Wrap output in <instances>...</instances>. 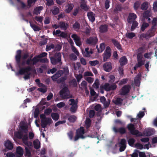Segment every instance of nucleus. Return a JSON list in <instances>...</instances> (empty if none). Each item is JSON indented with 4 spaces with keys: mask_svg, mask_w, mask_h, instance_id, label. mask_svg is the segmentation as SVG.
Returning <instances> with one entry per match:
<instances>
[{
    "mask_svg": "<svg viewBox=\"0 0 157 157\" xmlns=\"http://www.w3.org/2000/svg\"><path fill=\"white\" fill-rule=\"evenodd\" d=\"M98 61L96 60L92 61H90L89 62V63L92 66H95L98 64Z\"/></svg>",
    "mask_w": 157,
    "mask_h": 157,
    "instance_id": "53",
    "label": "nucleus"
},
{
    "mask_svg": "<svg viewBox=\"0 0 157 157\" xmlns=\"http://www.w3.org/2000/svg\"><path fill=\"white\" fill-rule=\"evenodd\" d=\"M63 72L62 71H59L58 72L56 73L52 77V78L53 81H56L57 79L60 77L61 75L63 74Z\"/></svg>",
    "mask_w": 157,
    "mask_h": 157,
    "instance_id": "24",
    "label": "nucleus"
},
{
    "mask_svg": "<svg viewBox=\"0 0 157 157\" xmlns=\"http://www.w3.org/2000/svg\"><path fill=\"white\" fill-rule=\"evenodd\" d=\"M30 26L35 31H38L40 30V28L31 22H29Z\"/></svg>",
    "mask_w": 157,
    "mask_h": 157,
    "instance_id": "37",
    "label": "nucleus"
},
{
    "mask_svg": "<svg viewBox=\"0 0 157 157\" xmlns=\"http://www.w3.org/2000/svg\"><path fill=\"white\" fill-rule=\"evenodd\" d=\"M69 104L71 105L70 110L72 112H75L77 109V103L73 99H71L69 100Z\"/></svg>",
    "mask_w": 157,
    "mask_h": 157,
    "instance_id": "9",
    "label": "nucleus"
},
{
    "mask_svg": "<svg viewBox=\"0 0 157 157\" xmlns=\"http://www.w3.org/2000/svg\"><path fill=\"white\" fill-rule=\"evenodd\" d=\"M117 146L120 147V151H123L126 148V140L124 139H121L120 142L117 144Z\"/></svg>",
    "mask_w": 157,
    "mask_h": 157,
    "instance_id": "11",
    "label": "nucleus"
},
{
    "mask_svg": "<svg viewBox=\"0 0 157 157\" xmlns=\"http://www.w3.org/2000/svg\"><path fill=\"white\" fill-rule=\"evenodd\" d=\"M21 51L20 50H18L17 52V54L16 56V59L17 62H19L21 58Z\"/></svg>",
    "mask_w": 157,
    "mask_h": 157,
    "instance_id": "42",
    "label": "nucleus"
},
{
    "mask_svg": "<svg viewBox=\"0 0 157 157\" xmlns=\"http://www.w3.org/2000/svg\"><path fill=\"white\" fill-rule=\"evenodd\" d=\"M74 7V5L72 4H67L65 6V12L67 13H70Z\"/></svg>",
    "mask_w": 157,
    "mask_h": 157,
    "instance_id": "21",
    "label": "nucleus"
},
{
    "mask_svg": "<svg viewBox=\"0 0 157 157\" xmlns=\"http://www.w3.org/2000/svg\"><path fill=\"white\" fill-rule=\"evenodd\" d=\"M104 70L107 71H110L112 69V65L111 63L107 62L105 63L103 65Z\"/></svg>",
    "mask_w": 157,
    "mask_h": 157,
    "instance_id": "19",
    "label": "nucleus"
},
{
    "mask_svg": "<svg viewBox=\"0 0 157 157\" xmlns=\"http://www.w3.org/2000/svg\"><path fill=\"white\" fill-rule=\"evenodd\" d=\"M40 87L38 89V90L42 93H44L46 91L47 87L42 84H40Z\"/></svg>",
    "mask_w": 157,
    "mask_h": 157,
    "instance_id": "34",
    "label": "nucleus"
},
{
    "mask_svg": "<svg viewBox=\"0 0 157 157\" xmlns=\"http://www.w3.org/2000/svg\"><path fill=\"white\" fill-rule=\"evenodd\" d=\"M52 13L54 15H56L58 14L59 12V9L58 7L56 6H54L53 9L51 10Z\"/></svg>",
    "mask_w": 157,
    "mask_h": 157,
    "instance_id": "40",
    "label": "nucleus"
},
{
    "mask_svg": "<svg viewBox=\"0 0 157 157\" xmlns=\"http://www.w3.org/2000/svg\"><path fill=\"white\" fill-rule=\"evenodd\" d=\"M80 27V25L77 22H76L73 25V28L76 31H78Z\"/></svg>",
    "mask_w": 157,
    "mask_h": 157,
    "instance_id": "60",
    "label": "nucleus"
},
{
    "mask_svg": "<svg viewBox=\"0 0 157 157\" xmlns=\"http://www.w3.org/2000/svg\"><path fill=\"white\" fill-rule=\"evenodd\" d=\"M54 46L53 44H51L48 45L46 46V50L48 51L50 50L51 49L53 48Z\"/></svg>",
    "mask_w": 157,
    "mask_h": 157,
    "instance_id": "63",
    "label": "nucleus"
},
{
    "mask_svg": "<svg viewBox=\"0 0 157 157\" xmlns=\"http://www.w3.org/2000/svg\"><path fill=\"white\" fill-rule=\"evenodd\" d=\"M81 8L85 10H88L89 9V6L86 5V2L84 0H82L80 2Z\"/></svg>",
    "mask_w": 157,
    "mask_h": 157,
    "instance_id": "22",
    "label": "nucleus"
},
{
    "mask_svg": "<svg viewBox=\"0 0 157 157\" xmlns=\"http://www.w3.org/2000/svg\"><path fill=\"white\" fill-rule=\"evenodd\" d=\"M68 119L70 122H74L76 121V117L74 115L68 117Z\"/></svg>",
    "mask_w": 157,
    "mask_h": 157,
    "instance_id": "55",
    "label": "nucleus"
},
{
    "mask_svg": "<svg viewBox=\"0 0 157 157\" xmlns=\"http://www.w3.org/2000/svg\"><path fill=\"white\" fill-rule=\"evenodd\" d=\"M23 149L21 147H18L16 149V157H23Z\"/></svg>",
    "mask_w": 157,
    "mask_h": 157,
    "instance_id": "14",
    "label": "nucleus"
},
{
    "mask_svg": "<svg viewBox=\"0 0 157 157\" xmlns=\"http://www.w3.org/2000/svg\"><path fill=\"white\" fill-rule=\"evenodd\" d=\"M113 129V131L116 132H119L121 134H123L125 132V129L124 128H121L117 129L116 127H114Z\"/></svg>",
    "mask_w": 157,
    "mask_h": 157,
    "instance_id": "35",
    "label": "nucleus"
},
{
    "mask_svg": "<svg viewBox=\"0 0 157 157\" xmlns=\"http://www.w3.org/2000/svg\"><path fill=\"white\" fill-rule=\"evenodd\" d=\"M74 73L75 75V77L77 79L78 82H79L81 80L82 78V75H81V74L77 75L76 74H75L76 72L75 71H74Z\"/></svg>",
    "mask_w": 157,
    "mask_h": 157,
    "instance_id": "57",
    "label": "nucleus"
},
{
    "mask_svg": "<svg viewBox=\"0 0 157 157\" xmlns=\"http://www.w3.org/2000/svg\"><path fill=\"white\" fill-rule=\"evenodd\" d=\"M87 16L90 21L92 22L95 20V14L92 12H89L87 13Z\"/></svg>",
    "mask_w": 157,
    "mask_h": 157,
    "instance_id": "23",
    "label": "nucleus"
},
{
    "mask_svg": "<svg viewBox=\"0 0 157 157\" xmlns=\"http://www.w3.org/2000/svg\"><path fill=\"white\" fill-rule=\"evenodd\" d=\"M55 58L57 59L58 61L60 62V63H62L61 62V54L59 52L56 53L55 55Z\"/></svg>",
    "mask_w": 157,
    "mask_h": 157,
    "instance_id": "44",
    "label": "nucleus"
},
{
    "mask_svg": "<svg viewBox=\"0 0 157 157\" xmlns=\"http://www.w3.org/2000/svg\"><path fill=\"white\" fill-rule=\"evenodd\" d=\"M41 119V126L44 128L47 125H50L52 123V121L51 118L46 117L44 114H42L40 115Z\"/></svg>",
    "mask_w": 157,
    "mask_h": 157,
    "instance_id": "4",
    "label": "nucleus"
},
{
    "mask_svg": "<svg viewBox=\"0 0 157 157\" xmlns=\"http://www.w3.org/2000/svg\"><path fill=\"white\" fill-rule=\"evenodd\" d=\"M51 116L52 119L55 121L58 120L59 118V114L56 113H52Z\"/></svg>",
    "mask_w": 157,
    "mask_h": 157,
    "instance_id": "39",
    "label": "nucleus"
},
{
    "mask_svg": "<svg viewBox=\"0 0 157 157\" xmlns=\"http://www.w3.org/2000/svg\"><path fill=\"white\" fill-rule=\"evenodd\" d=\"M6 148L9 150L12 149L13 148V145L10 141L7 140L4 144Z\"/></svg>",
    "mask_w": 157,
    "mask_h": 157,
    "instance_id": "28",
    "label": "nucleus"
},
{
    "mask_svg": "<svg viewBox=\"0 0 157 157\" xmlns=\"http://www.w3.org/2000/svg\"><path fill=\"white\" fill-rule=\"evenodd\" d=\"M98 41L96 37H91L88 38L86 41L87 44H96Z\"/></svg>",
    "mask_w": 157,
    "mask_h": 157,
    "instance_id": "20",
    "label": "nucleus"
},
{
    "mask_svg": "<svg viewBox=\"0 0 157 157\" xmlns=\"http://www.w3.org/2000/svg\"><path fill=\"white\" fill-rule=\"evenodd\" d=\"M43 19V17L42 16H36L34 17V20L39 22L41 23Z\"/></svg>",
    "mask_w": 157,
    "mask_h": 157,
    "instance_id": "46",
    "label": "nucleus"
},
{
    "mask_svg": "<svg viewBox=\"0 0 157 157\" xmlns=\"http://www.w3.org/2000/svg\"><path fill=\"white\" fill-rule=\"evenodd\" d=\"M99 29L101 33L106 32L107 30V26L105 25H101L99 28Z\"/></svg>",
    "mask_w": 157,
    "mask_h": 157,
    "instance_id": "32",
    "label": "nucleus"
},
{
    "mask_svg": "<svg viewBox=\"0 0 157 157\" xmlns=\"http://www.w3.org/2000/svg\"><path fill=\"white\" fill-rule=\"evenodd\" d=\"M111 56V50L110 48L107 47L106 48L104 53L103 54V59L104 61L107 60Z\"/></svg>",
    "mask_w": 157,
    "mask_h": 157,
    "instance_id": "10",
    "label": "nucleus"
},
{
    "mask_svg": "<svg viewBox=\"0 0 157 157\" xmlns=\"http://www.w3.org/2000/svg\"><path fill=\"white\" fill-rule=\"evenodd\" d=\"M33 145L34 148L38 149L40 147V143L38 140H36L33 141Z\"/></svg>",
    "mask_w": 157,
    "mask_h": 157,
    "instance_id": "36",
    "label": "nucleus"
},
{
    "mask_svg": "<svg viewBox=\"0 0 157 157\" xmlns=\"http://www.w3.org/2000/svg\"><path fill=\"white\" fill-rule=\"evenodd\" d=\"M141 75L138 74L134 79V83L137 86H139L140 85V79Z\"/></svg>",
    "mask_w": 157,
    "mask_h": 157,
    "instance_id": "26",
    "label": "nucleus"
},
{
    "mask_svg": "<svg viewBox=\"0 0 157 157\" xmlns=\"http://www.w3.org/2000/svg\"><path fill=\"white\" fill-rule=\"evenodd\" d=\"M59 28L61 29L66 30L68 27L67 24L63 22H60L59 23Z\"/></svg>",
    "mask_w": 157,
    "mask_h": 157,
    "instance_id": "33",
    "label": "nucleus"
},
{
    "mask_svg": "<svg viewBox=\"0 0 157 157\" xmlns=\"http://www.w3.org/2000/svg\"><path fill=\"white\" fill-rule=\"evenodd\" d=\"M31 68L29 67H28L26 68L21 69L19 72L16 73V75H18L19 74L21 75L24 74L25 75L24 78L26 80L29 78V75L31 73Z\"/></svg>",
    "mask_w": 157,
    "mask_h": 157,
    "instance_id": "3",
    "label": "nucleus"
},
{
    "mask_svg": "<svg viewBox=\"0 0 157 157\" xmlns=\"http://www.w3.org/2000/svg\"><path fill=\"white\" fill-rule=\"evenodd\" d=\"M70 43L71 45V48L72 50L77 56H78L79 54V53L77 49L73 46L72 45L74 44L73 42L72 41Z\"/></svg>",
    "mask_w": 157,
    "mask_h": 157,
    "instance_id": "41",
    "label": "nucleus"
},
{
    "mask_svg": "<svg viewBox=\"0 0 157 157\" xmlns=\"http://www.w3.org/2000/svg\"><path fill=\"white\" fill-rule=\"evenodd\" d=\"M51 63L53 64H56V63H60V62L59 61H58V60L56 58H55V57L54 58H50Z\"/></svg>",
    "mask_w": 157,
    "mask_h": 157,
    "instance_id": "52",
    "label": "nucleus"
},
{
    "mask_svg": "<svg viewBox=\"0 0 157 157\" xmlns=\"http://www.w3.org/2000/svg\"><path fill=\"white\" fill-rule=\"evenodd\" d=\"M141 2L140 1H137L134 3V8L135 10H137L140 7Z\"/></svg>",
    "mask_w": 157,
    "mask_h": 157,
    "instance_id": "56",
    "label": "nucleus"
},
{
    "mask_svg": "<svg viewBox=\"0 0 157 157\" xmlns=\"http://www.w3.org/2000/svg\"><path fill=\"white\" fill-rule=\"evenodd\" d=\"M60 95L62 98H67L71 97L69 92L67 88L66 87H64L60 92Z\"/></svg>",
    "mask_w": 157,
    "mask_h": 157,
    "instance_id": "8",
    "label": "nucleus"
},
{
    "mask_svg": "<svg viewBox=\"0 0 157 157\" xmlns=\"http://www.w3.org/2000/svg\"><path fill=\"white\" fill-rule=\"evenodd\" d=\"M100 100L101 102L104 104L105 107H107L109 105L110 101L108 100L107 101H106L104 97H101L100 98Z\"/></svg>",
    "mask_w": 157,
    "mask_h": 157,
    "instance_id": "25",
    "label": "nucleus"
},
{
    "mask_svg": "<svg viewBox=\"0 0 157 157\" xmlns=\"http://www.w3.org/2000/svg\"><path fill=\"white\" fill-rule=\"evenodd\" d=\"M103 88L106 91H109L110 90V85L109 83H105L103 86Z\"/></svg>",
    "mask_w": 157,
    "mask_h": 157,
    "instance_id": "58",
    "label": "nucleus"
},
{
    "mask_svg": "<svg viewBox=\"0 0 157 157\" xmlns=\"http://www.w3.org/2000/svg\"><path fill=\"white\" fill-rule=\"evenodd\" d=\"M127 59L125 56H123L121 57L119 60V62L121 65H124L127 63Z\"/></svg>",
    "mask_w": 157,
    "mask_h": 157,
    "instance_id": "30",
    "label": "nucleus"
},
{
    "mask_svg": "<svg viewBox=\"0 0 157 157\" xmlns=\"http://www.w3.org/2000/svg\"><path fill=\"white\" fill-rule=\"evenodd\" d=\"M43 7L41 6L37 7L35 8L33 12V14L38 15L40 13V11L43 9Z\"/></svg>",
    "mask_w": 157,
    "mask_h": 157,
    "instance_id": "29",
    "label": "nucleus"
},
{
    "mask_svg": "<svg viewBox=\"0 0 157 157\" xmlns=\"http://www.w3.org/2000/svg\"><path fill=\"white\" fill-rule=\"evenodd\" d=\"M128 128L131 133L133 135L136 136H139L142 135V134L137 130H135L134 126L132 124H129L128 125Z\"/></svg>",
    "mask_w": 157,
    "mask_h": 157,
    "instance_id": "7",
    "label": "nucleus"
},
{
    "mask_svg": "<svg viewBox=\"0 0 157 157\" xmlns=\"http://www.w3.org/2000/svg\"><path fill=\"white\" fill-rule=\"evenodd\" d=\"M138 23L136 21H134L133 22L132 25L131 27V30L132 31H133L135 28L138 25Z\"/></svg>",
    "mask_w": 157,
    "mask_h": 157,
    "instance_id": "51",
    "label": "nucleus"
},
{
    "mask_svg": "<svg viewBox=\"0 0 157 157\" xmlns=\"http://www.w3.org/2000/svg\"><path fill=\"white\" fill-rule=\"evenodd\" d=\"M96 48L98 52H101L105 48V45L104 43H102L100 44L99 47L97 46Z\"/></svg>",
    "mask_w": 157,
    "mask_h": 157,
    "instance_id": "31",
    "label": "nucleus"
},
{
    "mask_svg": "<svg viewBox=\"0 0 157 157\" xmlns=\"http://www.w3.org/2000/svg\"><path fill=\"white\" fill-rule=\"evenodd\" d=\"M93 75L90 71H87L85 72L84 74V76H93Z\"/></svg>",
    "mask_w": 157,
    "mask_h": 157,
    "instance_id": "62",
    "label": "nucleus"
},
{
    "mask_svg": "<svg viewBox=\"0 0 157 157\" xmlns=\"http://www.w3.org/2000/svg\"><path fill=\"white\" fill-rule=\"evenodd\" d=\"M135 142V140L133 138H130L128 140V142L129 145L133 147L134 144Z\"/></svg>",
    "mask_w": 157,
    "mask_h": 157,
    "instance_id": "54",
    "label": "nucleus"
},
{
    "mask_svg": "<svg viewBox=\"0 0 157 157\" xmlns=\"http://www.w3.org/2000/svg\"><path fill=\"white\" fill-rule=\"evenodd\" d=\"M82 52L83 55L86 57H89L92 54L93 52L91 49L89 50V48H85V51H82Z\"/></svg>",
    "mask_w": 157,
    "mask_h": 157,
    "instance_id": "15",
    "label": "nucleus"
},
{
    "mask_svg": "<svg viewBox=\"0 0 157 157\" xmlns=\"http://www.w3.org/2000/svg\"><path fill=\"white\" fill-rule=\"evenodd\" d=\"M112 42L113 44L117 47L119 49L121 50V47L119 43L115 40H112Z\"/></svg>",
    "mask_w": 157,
    "mask_h": 157,
    "instance_id": "45",
    "label": "nucleus"
},
{
    "mask_svg": "<svg viewBox=\"0 0 157 157\" xmlns=\"http://www.w3.org/2000/svg\"><path fill=\"white\" fill-rule=\"evenodd\" d=\"M40 58L38 56L35 57L33 59V64H36L38 61L40 60Z\"/></svg>",
    "mask_w": 157,
    "mask_h": 157,
    "instance_id": "61",
    "label": "nucleus"
},
{
    "mask_svg": "<svg viewBox=\"0 0 157 157\" xmlns=\"http://www.w3.org/2000/svg\"><path fill=\"white\" fill-rule=\"evenodd\" d=\"M153 52H150L145 53L144 55V56L145 58L147 59H151L152 56Z\"/></svg>",
    "mask_w": 157,
    "mask_h": 157,
    "instance_id": "48",
    "label": "nucleus"
},
{
    "mask_svg": "<svg viewBox=\"0 0 157 157\" xmlns=\"http://www.w3.org/2000/svg\"><path fill=\"white\" fill-rule=\"evenodd\" d=\"M154 130L153 128H148L145 129L144 134L146 136H151L154 134Z\"/></svg>",
    "mask_w": 157,
    "mask_h": 157,
    "instance_id": "16",
    "label": "nucleus"
},
{
    "mask_svg": "<svg viewBox=\"0 0 157 157\" xmlns=\"http://www.w3.org/2000/svg\"><path fill=\"white\" fill-rule=\"evenodd\" d=\"M137 16L136 14L133 13H131L129 14L127 21L129 23H131L136 18Z\"/></svg>",
    "mask_w": 157,
    "mask_h": 157,
    "instance_id": "18",
    "label": "nucleus"
},
{
    "mask_svg": "<svg viewBox=\"0 0 157 157\" xmlns=\"http://www.w3.org/2000/svg\"><path fill=\"white\" fill-rule=\"evenodd\" d=\"M131 87L129 85L124 86L120 91L121 95H125L128 93L130 91Z\"/></svg>",
    "mask_w": 157,
    "mask_h": 157,
    "instance_id": "12",
    "label": "nucleus"
},
{
    "mask_svg": "<svg viewBox=\"0 0 157 157\" xmlns=\"http://www.w3.org/2000/svg\"><path fill=\"white\" fill-rule=\"evenodd\" d=\"M80 64L79 63H77L74 64V70L75 71H77L78 70V69L80 66Z\"/></svg>",
    "mask_w": 157,
    "mask_h": 157,
    "instance_id": "64",
    "label": "nucleus"
},
{
    "mask_svg": "<svg viewBox=\"0 0 157 157\" xmlns=\"http://www.w3.org/2000/svg\"><path fill=\"white\" fill-rule=\"evenodd\" d=\"M151 15V13L150 11H147L144 12L143 14V17L146 18L147 19V21L148 22H150L151 21V19L149 18Z\"/></svg>",
    "mask_w": 157,
    "mask_h": 157,
    "instance_id": "27",
    "label": "nucleus"
},
{
    "mask_svg": "<svg viewBox=\"0 0 157 157\" xmlns=\"http://www.w3.org/2000/svg\"><path fill=\"white\" fill-rule=\"evenodd\" d=\"M148 7V3L147 2H144L141 5V9L142 10H145Z\"/></svg>",
    "mask_w": 157,
    "mask_h": 157,
    "instance_id": "47",
    "label": "nucleus"
},
{
    "mask_svg": "<svg viewBox=\"0 0 157 157\" xmlns=\"http://www.w3.org/2000/svg\"><path fill=\"white\" fill-rule=\"evenodd\" d=\"M84 133V131L83 128V127H81L79 129L77 130V133L75 137L74 141H76L80 138H84L83 136Z\"/></svg>",
    "mask_w": 157,
    "mask_h": 157,
    "instance_id": "6",
    "label": "nucleus"
},
{
    "mask_svg": "<svg viewBox=\"0 0 157 157\" xmlns=\"http://www.w3.org/2000/svg\"><path fill=\"white\" fill-rule=\"evenodd\" d=\"M126 36L129 39H132L136 36L135 33L132 32H127L125 34Z\"/></svg>",
    "mask_w": 157,
    "mask_h": 157,
    "instance_id": "38",
    "label": "nucleus"
},
{
    "mask_svg": "<svg viewBox=\"0 0 157 157\" xmlns=\"http://www.w3.org/2000/svg\"><path fill=\"white\" fill-rule=\"evenodd\" d=\"M99 86V80L98 79H95V82L93 85V87L95 89H98Z\"/></svg>",
    "mask_w": 157,
    "mask_h": 157,
    "instance_id": "43",
    "label": "nucleus"
},
{
    "mask_svg": "<svg viewBox=\"0 0 157 157\" xmlns=\"http://www.w3.org/2000/svg\"><path fill=\"white\" fill-rule=\"evenodd\" d=\"M71 37L74 40L76 45L78 46H80L82 44L80 38L75 34H72Z\"/></svg>",
    "mask_w": 157,
    "mask_h": 157,
    "instance_id": "13",
    "label": "nucleus"
},
{
    "mask_svg": "<svg viewBox=\"0 0 157 157\" xmlns=\"http://www.w3.org/2000/svg\"><path fill=\"white\" fill-rule=\"evenodd\" d=\"M91 124V121L89 118H87L85 121V125L87 128H89Z\"/></svg>",
    "mask_w": 157,
    "mask_h": 157,
    "instance_id": "59",
    "label": "nucleus"
},
{
    "mask_svg": "<svg viewBox=\"0 0 157 157\" xmlns=\"http://www.w3.org/2000/svg\"><path fill=\"white\" fill-rule=\"evenodd\" d=\"M156 28L155 26H152L151 28L148 30L146 33H143L140 35L139 38L140 39L145 38L148 39L150 37L154 36L155 34V32Z\"/></svg>",
    "mask_w": 157,
    "mask_h": 157,
    "instance_id": "2",
    "label": "nucleus"
},
{
    "mask_svg": "<svg viewBox=\"0 0 157 157\" xmlns=\"http://www.w3.org/2000/svg\"><path fill=\"white\" fill-rule=\"evenodd\" d=\"M138 63L134 67L135 70H136L138 67H140L144 63L145 60L143 58L142 55L141 54H139L137 55Z\"/></svg>",
    "mask_w": 157,
    "mask_h": 157,
    "instance_id": "5",
    "label": "nucleus"
},
{
    "mask_svg": "<svg viewBox=\"0 0 157 157\" xmlns=\"http://www.w3.org/2000/svg\"><path fill=\"white\" fill-rule=\"evenodd\" d=\"M149 24L148 23H143L141 26V30L142 31H144L149 26Z\"/></svg>",
    "mask_w": 157,
    "mask_h": 157,
    "instance_id": "50",
    "label": "nucleus"
},
{
    "mask_svg": "<svg viewBox=\"0 0 157 157\" xmlns=\"http://www.w3.org/2000/svg\"><path fill=\"white\" fill-rule=\"evenodd\" d=\"M21 127V132H18L16 134L15 133V135L19 138H22L24 143L26 145L25 147L26 155L29 157L31 155L29 149L32 146V143L30 142L27 141L28 138L27 133L29 130V126L25 125Z\"/></svg>",
    "mask_w": 157,
    "mask_h": 157,
    "instance_id": "1",
    "label": "nucleus"
},
{
    "mask_svg": "<svg viewBox=\"0 0 157 157\" xmlns=\"http://www.w3.org/2000/svg\"><path fill=\"white\" fill-rule=\"evenodd\" d=\"M79 87L81 89H85L87 88V83L85 81H83L79 86Z\"/></svg>",
    "mask_w": 157,
    "mask_h": 157,
    "instance_id": "49",
    "label": "nucleus"
},
{
    "mask_svg": "<svg viewBox=\"0 0 157 157\" xmlns=\"http://www.w3.org/2000/svg\"><path fill=\"white\" fill-rule=\"evenodd\" d=\"M150 145L149 144H146L144 147L143 145L140 143H137L134 145V147L140 149H142L143 148L148 149L150 147Z\"/></svg>",
    "mask_w": 157,
    "mask_h": 157,
    "instance_id": "17",
    "label": "nucleus"
}]
</instances>
